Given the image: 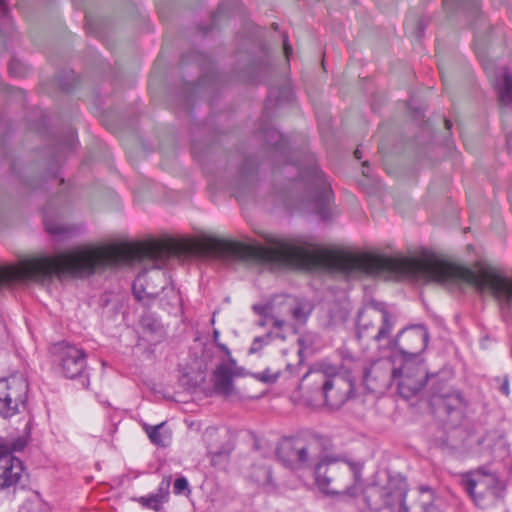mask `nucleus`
I'll list each match as a JSON object with an SVG mask.
<instances>
[{
  "label": "nucleus",
  "mask_w": 512,
  "mask_h": 512,
  "mask_svg": "<svg viewBox=\"0 0 512 512\" xmlns=\"http://www.w3.org/2000/svg\"><path fill=\"white\" fill-rule=\"evenodd\" d=\"M272 337V332L266 333L264 336L256 337L252 343V346L250 347V353H256L258 352L263 344H268L270 339Z\"/></svg>",
  "instance_id": "nucleus-30"
},
{
  "label": "nucleus",
  "mask_w": 512,
  "mask_h": 512,
  "mask_svg": "<svg viewBox=\"0 0 512 512\" xmlns=\"http://www.w3.org/2000/svg\"><path fill=\"white\" fill-rule=\"evenodd\" d=\"M235 365V360L230 358L229 362L217 366L213 373V387L216 394L228 398L235 393L233 386V377L235 376L233 367Z\"/></svg>",
  "instance_id": "nucleus-14"
},
{
  "label": "nucleus",
  "mask_w": 512,
  "mask_h": 512,
  "mask_svg": "<svg viewBox=\"0 0 512 512\" xmlns=\"http://www.w3.org/2000/svg\"><path fill=\"white\" fill-rule=\"evenodd\" d=\"M503 436L497 431L486 433L483 437L478 439L479 445H484L490 451H493L497 445H503Z\"/></svg>",
  "instance_id": "nucleus-26"
},
{
  "label": "nucleus",
  "mask_w": 512,
  "mask_h": 512,
  "mask_svg": "<svg viewBox=\"0 0 512 512\" xmlns=\"http://www.w3.org/2000/svg\"><path fill=\"white\" fill-rule=\"evenodd\" d=\"M142 277V275H139L133 283V295L137 301L143 303V305L150 306L159 295V291H155L148 285L144 286L142 283Z\"/></svg>",
  "instance_id": "nucleus-18"
},
{
  "label": "nucleus",
  "mask_w": 512,
  "mask_h": 512,
  "mask_svg": "<svg viewBox=\"0 0 512 512\" xmlns=\"http://www.w3.org/2000/svg\"><path fill=\"white\" fill-rule=\"evenodd\" d=\"M280 371L272 368H267L261 373L255 374V378L264 383H273L279 377Z\"/></svg>",
  "instance_id": "nucleus-28"
},
{
  "label": "nucleus",
  "mask_w": 512,
  "mask_h": 512,
  "mask_svg": "<svg viewBox=\"0 0 512 512\" xmlns=\"http://www.w3.org/2000/svg\"><path fill=\"white\" fill-rule=\"evenodd\" d=\"M0 441H4L8 445L9 453H11V454H12L13 451H21L25 447V445H26L25 441L20 439V438L14 440L11 443H8L4 439H0Z\"/></svg>",
  "instance_id": "nucleus-33"
},
{
  "label": "nucleus",
  "mask_w": 512,
  "mask_h": 512,
  "mask_svg": "<svg viewBox=\"0 0 512 512\" xmlns=\"http://www.w3.org/2000/svg\"><path fill=\"white\" fill-rule=\"evenodd\" d=\"M423 27H424V26L422 25V23H421V22H419V29H420V30H422V29H423Z\"/></svg>",
  "instance_id": "nucleus-46"
},
{
  "label": "nucleus",
  "mask_w": 512,
  "mask_h": 512,
  "mask_svg": "<svg viewBox=\"0 0 512 512\" xmlns=\"http://www.w3.org/2000/svg\"><path fill=\"white\" fill-rule=\"evenodd\" d=\"M300 388L311 389L312 400L332 409L340 408L350 397L353 384L340 375L329 376L324 372L306 373Z\"/></svg>",
  "instance_id": "nucleus-4"
},
{
  "label": "nucleus",
  "mask_w": 512,
  "mask_h": 512,
  "mask_svg": "<svg viewBox=\"0 0 512 512\" xmlns=\"http://www.w3.org/2000/svg\"><path fill=\"white\" fill-rule=\"evenodd\" d=\"M282 305L288 309L292 318L299 324L306 323L314 309L313 303L306 298L287 297Z\"/></svg>",
  "instance_id": "nucleus-15"
},
{
  "label": "nucleus",
  "mask_w": 512,
  "mask_h": 512,
  "mask_svg": "<svg viewBox=\"0 0 512 512\" xmlns=\"http://www.w3.org/2000/svg\"><path fill=\"white\" fill-rule=\"evenodd\" d=\"M25 280V260L18 266H5L0 268V288L6 284Z\"/></svg>",
  "instance_id": "nucleus-17"
},
{
  "label": "nucleus",
  "mask_w": 512,
  "mask_h": 512,
  "mask_svg": "<svg viewBox=\"0 0 512 512\" xmlns=\"http://www.w3.org/2000/svg\"><path fill=\"white\" fill-rule=\"evenodd\" d=\"M263 134L267 144L275 147L277 150L283 152L286 149V142L283 135L275 128L263 129Z\"/></svg>",
  "instance_id": "nucleus-21"
},
{
  "label": "nucleus",
  "mask_w": 512,
  "mask_h": 512,
  "mask_svg": "<svg viewBox=\"0 0 512 512\" xmlns=\"http://www.w3.org/2000/svg\"><path fill=\"white\" fill-rule=\"evenodd\" d=\"M24 472L22 461L9 453V447L0 441V491L15 487L21 480Z\"/></svg>",
  "instance_id": "nucleus-11"
},
{
  "label": "nucleus",
  "mask_w": 512,
  "mask_h": 512,
  "mask_svg": "<svg viewBox=\"0 0 512 512\" xmlns=\"http://www.w3.org/2000/svg\"><path fill=\"white\" fill-rule=\"evenodd\" d=\"M216 345L219 349H221L223 352H225V354L227 356H230V350L228 349V347L225 344L218 342V343H216Z\"/></svg>",
  "instance_id": "nucleus-40"
},
{
  "label": "nucleus",
  "mask_w": 512,
  "mask_h": 512,
  "mask_svg": "<svg viewBox=\"0 0 512 512\" xmlns=\"http://www.w3.org/2000/svg\"><path fill=\"white\" fill-rule=\"evenodd\" d=\"M46 231L59 240L70 238L76 235L80 228L76 225L62 224L54 220H44Z\"/></svg>",
  "instance_id": "nucleus-16"
},
{
  "label": "nucleus",
  "mask_w": 512,
  "mask_h": 512,
  "mask_svg": "<svg viewBox=\"0 0 512 512\" xmlns=\"http://www.w3.org/2000/svg\"><path fill=\"white\" fill-rule=\"evenodd\" d=\"M367 165H368V161H365V162L363 163V166H367Z\"/></svg>",
  "instance_id": "nucleus-47"
},
{
  "label": "nucleus",
  "mask_w": 512,
  "mask_h": 512,
  "mask_svg": "<svg viewBox=\"0 0 512 512\" xmlns=\"http://www.w3.org/2000/svg\"><path fill=\"white\" fill-rule=\"evenodd\" d=\"M444 123L447 129H450L452 127V122L449 119H445Z\"/></svg>",
  "instance_id": "nucleus-45"
},
{
  "label": "nucleus",
  "mask_w": 512,
  "mask_h": 512,
  "mask_svg": "<svg viewBox=\"0 0 512 512\" xmlns=\"http://www.w3.org/2000/svg\"><path fill=\"white\" fill-rule=\"evenodd\" d=\"M7 13L5 0H0V15L4 16Z\"/></svg>",
  "instance_id": "nucleus-39"
},
{
  "label": "nucleus",
  "mask_w": 512,
  "mask_h": 512,
  "mask_svg": "<svg viewBox=\"0 0 512 512\" xmlns=\"http://www.w3.org/2000/svg\"><path fill=\"white\" fill-rule=\"evenodd\" d=\"M167 494V492H163L162 489H160L159 493L150 495L149 497H140L138 501L144 507L160 511L161 505L165 501Z\"/></svg>",
  "instance_id": "nucleus-24"
},
{
  "label": "nucleus",
  "mask_w": 512,
  "mask_h": 512,
  "mask_svg": "<svg viewBox=\"0 0 512 512\" xmlns=\"http://www.w3.org/2000/svg\"><path fill=\"white\" fill-rule=\"evenodd\" d=\"M218 338H219V331L218 330H214L213 331V341L216 343H218Z\"/></svg>",
  "instance_id": "nucleus-44"
},
{
  "label": "nucleus",
  "mask_w": 512,
  "mask_h": 512,
  "mask_svg": "<svg viewBox=\"0 0 512 512\" xmlns=\"http://www.w3.org/2000/svg\"><path fill=\"white\" fill-rule=\"evenodd\" d=\"M324 440L316 438L305 441L301 438L284 437L276 447L277 459L291 470H302L311 466L321 456Z\"/></svg>",
  "instance_id": "nucleus-5"
},
{
  "label": "nucleus",
  "mask_w": 512,
  "mask_h": 512,
  "mask_svg": "<svg viewBox=\"0 0 512 512\" xmlns=\"http://www.w3.org/2000/svg\"><path fill=\"white\" fill-rule=\"evenodd\" d=\"M28 383L22 377L0 379V416L9 418L18 412L19 405L27 401Z\"/></svg>",
  "instance_id": "nucleus-9"
},
{
  "label": "nucleus",
  "mask_w": 512,
  "mask_h": 512,
  "mask_svg": "<svg viewBox=\"0 0 512 512\" xmlns=\"http://www.w3.org/2000/svg\"><path fill=\"white\" fill-rule=\"evenodd\" d=\"M500 389L504 395H506V396L509 395V383H508L507 378L504 379L503 384L501 385Z\"/></svg>",
  "instance_id": "nucleus-37"
},
{
  "label": "nucleus",
  "mask_w": 512,
  "mask_h": 512,
  "mask_svg": "<svg viewBox=\"0 0 512 512\" xmlns=\"http://www.w3.org/2000/svg\"><path fill=\"white\" fill-rule=\"evenodd\" d=\"M295 368H296V367H293L291 364H288V363L286 364V372H288L289 374H293V373H294V371H293V370H294Z\"/></svg>",
  "instance_id": "nucleus-41"
},
{
  "label": "nucleus",
  "mask_w": 512,
  "mask_h": 512,
  "mask_svg": "<svg viewBox=\"0 0 512 512\" xmlns=\"http://www.w3.org/2000/svg\"><path fill=\"white\" fill-rule=\"evenodd\" d=\"M209 453L211 455H213V457H216V456H222L224 454L226 455V454H228V451L222 450V449H220V450H212V449H210Z\"/></svg>",
  "instance_id": "nucleus-38"
},
{
  "label": "nucleus",
  "mask_w": 512,
  "mask_h": 512,
  "mask_svg": "<svg viewBox=\"0 0 512 512\" xmlns=\"http://www.w3.org/2000/svg\"><path fill=\"white\" fill-rule=\"evenodd\" d=\"M428 339L429 333L424 326L413 325L403 329L393 341H389V347L394 358L399 355L402 361H411L426 349Z\"/></svg>",
  "instance_id": "nucleus-7"
},
{
  "label": "nucleus",
  "mask_w": 512,
  "mask_h": 512,
  "mask_svg": "<svg viewBox=\"0 0 512 512\" xmlns=\"http://www.w3.org/2000/svg\"><path fill=\"white\" fill-rule=\"evenodd\" d=\"M285 170H287L289 174L291 170L297 172L299 181L304 182L305 188L309 192V197L315 203L317 213L322 219L327 220L329 218L327 205L330 199L331 189L315 160L309 158L306 165H286Z\"/></svg>",
  "instance_id": "nucleus-6"
},
{
  "label": "nucleus",
  "mask_w": 512,
  "mask_h": 512,
  "mask_svg": "<svg viewBox=\"0 0 512 512\" xmlns=\"http://www.w3.org/2000/svg\"><path fill=\"white\" fill-rule=\"evenodd\" d=\"M398 376L394 357L381 358L365 368L363 382L368 391L382 393L388 390Z\"/></svg>",
  "instance_id": "nucleus-10"
},
{
  "label": "nucleus",
  "mask_w": 512,
  "mask_h": 512,
  "mask_svg": "<svg viewBox=\"0 0 512 512\" xmlns=\"http://www.w3.org/2000/svg\"><path fill=\"white\" fill-rule=\"evenodd\" d=\"M422 499L420 501V512H443L440 507L433 501V494L428 487L420 488Z\"/></svg>",
  "instance_id": "nucleus-23"
},
{
  "label": "nucleus",
  "mask_w": 512,
  "mask_h": 512,
  "mask_svg": "<svg viewBox=\"0 0 512 512\" xmlns=\"http://www.w3.org/2000/svg\"><path fill=\"white\" fill-rule=\"evenodd\" d=\"M283 48H284V53H285V56L286 58L288 59L290 54L292 53V47L290 46V44L288 43V39H287V36H284V39H283Z\"/></svg>",
  "instance_id": "nucleus-35"
},
{
  "label": "nucleus",
  "mask_w": 512,
  "mask_h": 512,
  "mask_svg": "<svg viewBox=\"0 0 512 512\" xmlns=\"http://www.w3.org/2000/svg\"><path fill=\"white\" fill-rule=\"evenodd\" d=\"M141 326L143 330L147 333L157 335L162 337L163 335V326L162 324L154 318L152 315L145 314L141 318Z\"/></svg>",
  "instance_id": "nucleus-22"
},
{
  "label": "nucleus",
  "mask_w": 512,
  "mask_h": 512,
  "mask_svg": "<svg viewBox=\"0 0 512 512\" xmlns=\"http://www.w3.org/2000/svg\"><path fill=\"white\" fill-rule=\"evenodd\" d=\"M61 366L67 378L80 376L85 369L86 353L73 345L66 344L60 350Z\"/></svg>",
  "instance_id": "nucleus-12"
},
{
  "label": "nucleus",
  "mask_w": 512,
  "mask_h": 512,
  "mask_svg": "<svg viewBox=\"0 0 512 512\" xmlns=\"http://www.w3.org/2000/svg\"><path fill=\"white\" fill-rule=\"evenodd\" d=\"M408 491L403 479L390 478L380 486L371 484L362 491V497L357 500L358 512H408L405 498Z\"/></svg>",
  "instance_id": "nucleus-3"
},
{
  "label": "nucleus",
  "mask_w": 512,
  "mask_h": 512,
  "mask_svg": "<svg viewBox=\"0 0 512 512\" xmlns=\"http://www.w3.org/2000/svg\"><path fill=\"white\" fill-rule=\"evenodd\" d=\"M486 486L491 489V491H492V493L494 494L495 497H497V498H501L502 497L503 492L500 493V485H498L497 483H489Z\"/></svg>",
  "instance_id": "nucleus-34"
},
{
  "label": "nucleus",
  "mask_w": 512,
  "mask_h": 512,
  "mask_svg": "<svg viewBox=\"0 0 512 512\" xmlns=\"http://www.w3.org/2000/svg\"><path fill=\"white\" fill-rule=\"evenodd\" d=\"M253 311L264 318H274L272 304H255L252 307Z\"/></svg>",
  "instance_id": "nucleus-29"
},
{
  "label": "nucleus",
  "mask_w": 512,
  "mask_h": 512,
  "mask_svg": "<svg viewBox=\"0 0 512 512\" xmlns=\"http://www.w3.org/2000/svg\"><path fill=\"white\" fill-rule=\"evenodd\" d=\"M267 320H271V318L262 317V319L258 322V325L264 327L267 324Z\"/></svg>",
  "instance_id": "nucleus-42"
},
{
  "label": "nucleus",
  "mask_w": 512,
  "mask_h": 512,
  "mask_svg": "<svg viewBox=\"0 0 512 512\" xmlns=\"http://www.w3.org/2000/svg\"><path fill=\"white\" fill-rule=\"evenodd\" d=\"M354 156L356 159H361L362 158V152L359 148H357L354 152Z\"/></svg>",
  "instance_id": "nucleus-43"
},
{
  "label": "nucleus",
  "mask_w": 512,
  "mask_h": 512,
  "mask_svg": "<svg viewBox=\"0 0 512 512\" xmlns=\"http://www.w3.org/2000/svg\"><path fill=\"white\" fill-rule=\"evenodd\" d=\"M361 471L360 464L341 460L325 451L314 465L315 482L328 495L355 497L361 482Z\"/></svg>",
  "instance_id": "nucleus-2"
},
{
  "label": "nucleus",
  "mask_w": 512,
  "mask_h": 512,
  "mask_svg": "<svg viewBox=\"0 0 512 512\" xmlns=\"http://www.w3.org/2000/svg\"><path fill=\"white\" fill-rule=\"evenodd\" d=\"M8 68H9V73L14 76L20 77V76H23L25 73V69H24L23 65L17 60L10 61Z\"/></svg>",
  "instance_id": "nucleus-32"
},
{
  "label": "nucleus",
  "mask_w": 512,
  "mask_h": 512,
  "mask_svg": "<svg viewBox=\"0 0 512 512\" xmlns=\"http://www.w3.org/2000/svg\"><path fill=\"white\" fill-rule=\"evenodd\" d=\"M448 379L447 372L429 374L422 363L405 360L398 368L395 380L399 394L405 399L417 395L429 385L433 414L441 422L454 426L461 419L465 403L461 394L447 385Z\"/></svg>",
  "instance_id": "nucleus-1"
},
{
  "label": "nucleus",
  "mask_w": 512,
  "mask_h": 512,
  "mask_svg": "<svg viewBox=\"0 0 512 512\" xmlns=\"http://www.w3.org/2000/svg\"><path fill=\"white\" fill-rule=\"evenodd\" d=\"M462 483L465 490L468 492L470 497L477 503L483 498V494L477 495L475 488L477 485H488L489 483H497L500 485V493L504 492L505 485L501 482L498 477L487 470L485 467H480L475 471H472L463 477Z\"/></svg>",
  "instance_id": "nucleus-13"
},
{
  "label": "nucleus",
  "mask_w": 512,
  "mask_h": 512,
  "mask_svg": "<svg viewBox=\"0 0 512 512\" xmlns=\"http://www.w3.org/2000/svg\"><path fill=\"white\" fill-rule=\"evenodd\" d=\"M271 320H273V326L277 329H281L285 324V321L280 319L276 314H274V318H271Z\"/></svg>",
  "instance_id": "nucleus-36"
},
{
  "label": "nucleus",
  "mask_w": 512,
  "mask_h": 512,
  "mask_svg": "<svg viewBox=\"0 0 512 512\" xmlns=\"http://www.w3.org/2000/svg\"><path fill=\"white\" fill-rule=\"evenodd\" d=\"M173 490L175 494H189V484L185 477H179L175 480Z\"/></svg>",
  "instance_id": "nucleus-31"
},
{
  "label": "nucleus",
  "mask_w": 512,
  "mask_h": 512,
  "mask_svg": "<svg viewBox=\"0 0 512 512\" xmlns=\"http://www.w3.org/2000/svg\"><path fill=\"white\" fill-rule=\"evenodd\" d=\"M458 433L459 432L457 430H453L448 433L442 432V435L440 437H436L434 439L435 445H437L442 450H447L449 452H453L460 449L461 445L456 440V435Z\"/></svg>",
  "instance_id": "nucleus-19"
},
{
  "label": "nucleus",
  "mask_w": 512,
  "mask_h": 512,
  "mask_svg": "<svg viewBox=\"0 0 512 512\" xmlns=\"http://www.w3.org/2000/svg\"><path fill=\"white\" fill-rule=\"evenodd\" d=\"M499 99L505 105L512 104V76L505 71L503 73L502 83L499 85Z\"/></svg>",
  "instance_id": "nucleus-20"
},
{
  "label": "nucleus",
  "mask_w": 512,
  "mask_h": 512,
  "mask_svg": "<svg viewBox=\"0 0 512 512\" xmlns=\"http://www.w3.org/2000/svg\"><path fill=\"white\" fill-rule=\"evenodd\" d=\"M376 309L375 313L360 317L357 328V338L360 341L374 340L380 343L388 339L394 319L382 304H378Z\"/></svg>",
  "instance_id": "nucleus-8"
},
{
  "label": "nucleus",
  "mask_w": 512,
  "mask_h": 512,
  "mask_svg": "<svg viewBox=\"0 0 512 512\" xmlns=\"http://www.w3.org/2000/svg\"><path fill=\"white\" fill-rule=\"evenodd\" d=\"M20 512H49V507L39 499L38 493H36L33 499H28L21 506Z\"/></svg>",
  "instance_id": "nucleus-27"
},
{
  "label": "nucleus",
  "mask_w": 512,
  "mask_h": 512,
  "mask_svg": "<svg viewBox=\"0 0 512 512\" xmlns=\"http://www.w3.org/2000/svg\"><path fill=\"white\" fill-rule=\"evenodd\" d=\"M165 425V422H162L158 425H155V426H150L148 424H145L144 425V430L145 432L147 433L150 441L157 445V446H161V447H164L166 446V437L163 436L161 433H160V429Z\"/></svg>",
  "instance_id": "nucleus-25"
}]
</instances>
